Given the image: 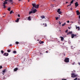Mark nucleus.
Returning a JSON list of instances; mask_svg holds the SVG:
<instances>
[{
	"instance_id": "obj_57",
	"label": "nucleus",
	"mask_w": 80,
	"mask_h": 80,
	"mask_svg": "<svg viewBox=\"0 0 80 80\" xmlns=\"http://www.w3.org/2000/svg\"><path fill=\"white\" fill-rule=\"evenodd\" d=\"M37 41H39V40H37Z\"/></svg>"
},
{
	"instance_id": "obj_18",
	"label": "nucleus",
	"mask_w": 80,
	"mask_h": 80,
	"mask_svg": "<svg viewBox=\"0 0 80 80\" xmlns=\"http://www.w3.org/2000/svg\"><path fill=\"white\" fill-rule=\"evenodd\" d=\"M18 70V68H15L14 69V72H16V71H17Z\"/></svg>"
},
{
	"instance_id": "obj_22",
	"label": "nucleus",
	"mask_w": 80,
	"mask_h": 80,
	"mask_svg": "<svg viewBox=\"0 0 80 80\" xmlns=\"http://www.w3.org/2000/svg\"><path fill=\"white\" fill-rule=\"evenodd\" d=\"M43 25H44V27H47V25L46 24L43 23ZM44 25H45L44 26Z\"/></svg>"
},
{
	"instance_id": "obj_20",
	"label": "nucleus",
	"mask_w": 80,
	"mask_h": 80,
	"mask_svg": "<svg viewBox=\"0 0 80 80\" xmlns=\"http://www.w3.org/2000/svg\"><path fill=\"white\" fill-rule=\"evenodd\" d=\"M76 29H78V30H80V27H76Z\"/></svg>"
},
{
	"instance_id": "obj_14",
	"label": "nucleus",
	"mask_w": 80,
	"mask_h": 80,
	"mask_svg": "<svg viewBox=\"0 0 80 80\" xmlns=\"http://www.w3.org/2000/svg\"><path fill=\"white\" fill-rule=\"evenodd\" d=\"M41 18L42 19H43V18H45V16H43V15H42V16H41Z\"/></svg>"
},
{
	"instance_id": "obj_41",
	"label": "nucleus",
	"mask_w": 80,
	"mask_h": 80,
	"mask_svg": "<svg viewBox=\"0 0 80 80\" xmlns=\"http://www.w3.org/2000/svg\"><path fill=\"white\" fill-rule=\"evenodd\" d=\"M59 24H60V25H61V22H60V21H59Z\"/></svg>"
},
{
	"instance_id": "obj_42",
	"label": "nucleus",
	"mask_w": 80,
	"mask_h": 80,
	"mask_svg": "<svg viewBox=\"0 0 80 80\" xmlns=\"http://www.w3.org/2000/svg\"><path fill=\"white\" fill-rule=\"evenodd\" d=\"M78 64L79 65H80V62H78Z\"/></svg>"
},
{
	"instance_id": "obj_34",
	"label": "nucleus",
	"mask_w": 80,
	"mask_h": 80,
	"mask_svg": "<svg viewBox=\"0 0 80 80\" xmlns=\"http://www.w3.org/2000/svg\"><path fill=\"white\" fill-rule=\"evenodd\" d=\"M72 5V4H70L69 5H68L67 6V7H69V6H71Z\"/></svg>"
},
{
	"instance_id": "obj_38",
	"label": "nucleus",
	"mask_w": 80,
	"mask_h": 80,
	"mask_svg": "<svg viewBox=\"0 0 80 80\" xmlns=\"http://www.w3.org/2000/svg\"><path fill=\"white\" fill-rule=\"evenodd\" d=\"M62 80H67V79H65L64 78L62 79Z\"/></svg>"
},
{
	"instance_id": "obj_3",
	"label": "nucleus",
	"mask_w": 80,
	"mask_h": 80,
	"mask_svg": "<svg viewBox=\"0 0 80 80\" xmlns=\"http://www.w3.org/2000/svg\"><path fill=\"white\" fill-rule=\"evenodd\" d=\"M71 75V77L72 78H75V77L78 76V74H75L74 73H72Z\"/></svg>"
},
{
	"instance_id": "obj_59",
	"label": "nucleus",
	"mask_w": 80,
	"mask_h": 80,
	"mask_svg": "<svg viewBox=\"0 0 80 80\" xmlns=\"http://www.w3.org/2000/svg\"><path fill=\"white\" fill-rule=\"evenodd\" d=\"M54 0V1H55V0Z\"/></svg>"
},
{
	"instance_id": "obj_45",
	"label": "nucleus",
	"mask_w": 80,
	"mask_h": 80,
	"mask_svg": "<svg viewBox=\"0 0 80 80\" xmlns=\"http://www.w3.org/2000/svg\"><path fill=\"white\" fill-rule=\"evenodd\" d=\"M12 46V44H10V47H11V46Z\"/></svg>"
},
{
	"instance_id": "obj_13",
	"label": "nucleus",
	"mask_w": 80,
	"mask_h": 80,
	"mask_svg": "<svg viewBox=\"0 0 80 80\" xmlns=\"http://www.w3.org/2000/svg\"><path fill=\"white\" fill-rule=\"evenodd\" d=\"M39 43H40V44H42V43H44V42L43 41H40Z\"/></svg>"
},
{
	"instance_id": "obj_36",
	"label": "nucleus",
	"mask_w": 80,
	"mask_h": 80,
	"mask_svg": "<svg viewBox=\"0 0 80 80\" xmlns=\"http://www.w3.org/2000/svg\"><path fill=\"white\" fill-rule=\"evenodd\" d=\"M78 79V78H75L74 80H77Z\"/></svg>"
},
{
	"instance_id": "obj_17",
	"label": "nucleus",
	"mask_w": 80,
	"mask_h": 80,
	"mask_svg": "<svg viewBox=\"0 0 80 80\" xmlns=\"http://www.w3.org/2000/svg\"><path fill=\"white\" fill-rule=\"evenodd\" d=\"M7 2L5 1L3 3V5H5L6 4H7Z\"/></svg>"
},
{
	"instance_id": "obj_35",
	"label": "nucleus",
	"mask_w": 80,
	"mask_h": 80,
	"mask_svg": "<svg viewBox=\"0 0 80 80\" xmlns=\"http://www.w3.org/2000/svg\"><path fill=\"white\" fill-rule=\"evenodd\" d=\"M36 38H37V36H35V37H34V39H35V40H36Z\"/></svg>"
},
{
	"instance_id": "obj_10",
	"label": "nucleus",
	"mask_w": 80,
	"mask_h": 80,
	"mask_svg": "<svg viewBox=\"0 0 80 80\" xmlns=\"http://www.w3.org/2000/svg\"><path fill=\"white\" fill-rule=\"evenodd\" d=\"M76 13H77V15H80V12L78 11V10H77L76 11Z\"/></svg>"
},
{
	"instance_id": "obj_43",
	"label": "nucleus",
	"mask_w": 80,
	"mask_h": 80,
	"mask_svg": "<svg viewBox=\"0 0 80 80\" xmlns=\"http://www.w3.org/2000/svg\"><path fill=\"white\" fill-rule=\"evenodd\" d=\"M69 22H70V21H67V23H69Z\"/></svg>"
},
{
	"instance_id": "obj_60",
	"label": "nucleus",
	"mask_w": 80,
	"mask_h": 80,
	"mask_svg": "<svg viewBox=\"0 0 80 80\" xmlns=\"http://www.w3.org/2000/svg\"><path fill=\"white\" fill-rule=\"evenodd\" d=\"M41 53H40V54H41Z\"/></svg>"
},
{
	"instance_id": "obj_11",
	"label": "nucleus",
	"mask_w": 80,
	"mask_h": 80,
	"mask_svg": "<svg viewBox=\"0 0 80 80\" xmlns=\"http://www.w3.org/2000/svg\"><path fill=\"white\" fill-rule=\"evenodd\" d=\"M28 20H29V21L31 20V16H29V17H28Z\"/></svg>"
},
{
	"instance_id": "obj_12",
	"label": "nucleus",
	"mask_w": 80,
	"mask_h": 80,
	"mask_svg": "<svg viewBox=\"0 0 80 80\" xmlns=\"http://www.w3.org/2000/svg\"><path fill=\"white\" fill-rule=\"evenodd\" d=\"M69 34H70L71 35H72V32H69L67 34V35H69Z\"/></svg>"
},
{
	"instance_id": "obj_49",
	"label": "nucleus",
	"mask_w": 80,
	"mask_h": 80,
	"mask_svg": "<svg viewBox=\"0 0 80 80\" xmlns=\"http://www.w3.org/2000/svg\"><path fill=\"white\" fill-rule=\"evenodd\" d=\"M70 10H72V8H70Z\"/></svg>"
},
{
	"instance_id": "obj_4",
	"label": "nucleus",
	"mask_w": 80,
	"mask_h": 80,
	"mask_svg": "<svg viewBox=\"0 0 80 80\" xmlns=\"http://www.w3.org/2000/svg\"><path fill=\"white\" fill-rule=\"evenodd\" d=\"M69 59L68 58H66L64 60L65 62H66V63H68V62H69Z\"/></svg>"
},
{
	"instance_id": "obj_15",
	"label": "nucleus",
	"mask_w": 80,
	"mask_h": 80,
	"mask_svg": "<svg viewBox=\"0 0 80 80\" xmlns=\"http://www.w3.org/2000/svg\"><path fill=\"white\" fill-rule=\"evenodd\" d=\"M19 19H20L19 18H17V20H15V22H18V21H19Z\"/></svg>"
},
{
	"instance_id": "obj_56",
	"label": "nucleus",
	"mask_w": 80,
	"mask_h": 80,
	"mask_svg": "<svg viewBox=\"0 0 80 80\" xmlns=\"http://www.w3.org/2000/svg\"><path fill=\"white\" fill-rule=\"evenodd\" d=\"M5 14L4 13V14H3V15H5Z\"/></svg>"
},
{
	"instance_id": "obj_32",
	"label": "nucleus",
	"mask_w": 80,
	"mask_h": 80,
	"mask_svg": "<svg viewBox=\"0 0 80 80\" xmlns=\"http://www.w3.org/2000/svg\"><path fill=\"white\" fill-rule=\"evenodd\" d=\"M59 14H62V12L61 11H60L58 12Z\"/></svg>"
},
{
	"instance_id": "obj_39",
	"label": "nucleus",
	"mask_w": 80,
	"mask_h": 80,
	"mask_svg": "<svg viewBox=\"0 0 80 80\" xmlns=\"http://www.w3.org/2000/svg\"><path fill=\"white\" fill-rule=\"evenodd\" d=\"M68 32V30H66L65 31L66 33L67 32Z\"/></svg>"
},
{
	"instance_id": "obj_51",
	"label": "nucleus",
	"mask_w": 80,
	"mask_h": 80,
	"mask_svg": "<svg viewBox=\"0 0 80 80\" xmlns=\"http://www.w3.org/2000/svg\"><path fill=\"white\" fill-rule=\"evenodd\" d=\"M79 18H80V15L79 16Z\"/></svg>"
},
{
	"instance_id": "obj_31",
	"label": "nucleus",
	"mask_w": 80,
	"mask_h": 80,
	"mask_svg": "<svg viewBox=\"0 0 80 80\" xmlns=\"http://www.w3.org/2000/svg\"><path fill=\"white\" fill-rule=\"evenodd\" d=\"M1 52L2 53H4V51H3V50H1Z\"/></svg>"
},
{
	"instance_id": "obj_1",
	"label": "nucleus",
	"mask_w": 80,
	"mask_h": 80,
	"mask_svg": "<svg viewBox=\"0 0 80 80\" xmlns=\"http://www.w3.org/2000/svg\"><path fill=\"white\" fill-rule=\"evenodd\" d=\"M32 5L33 7L32 8V10H33V8H34H34H38L39 6L38 5H36L35 3H32Z\"/></svg>"
},
{
	"instance_id": "obj_37",
	"label": "nucleus",
	"mask_w": 80,
	"mask_h": 80,
	"mask_svg": "<svg viewBox=\"0 0 80 80\" xmlns=\"http://www.w3.org/2000/svg\"><path fill=\"white\" fill-rule=\"evenodd\" d=\"M1 68H2V66H0V69H1Z\"/></svg>"
},
{
	"instance_id": "obj_30",
	"label": "nucleus",
	"mask_w": 80,
	"mask_h": 80,
	"mask_svg": "<svg viewBox=\"0 0 80 80\" xmlns=\"http://www.w3.org/2000/svg\"><path fill=\"white\" fill-rule=\"evenodd\" d=\"M73 0H72L70 2L71 4H72V3H73Z\"/></svg>"
},
{
	"instance_id": "obj_52",
	"label": "nucleus",
	"mask_w": 80,
	"mask_h": 80,
	"mask_svg": "<svg viewBox=\"0 0 80 80\" xmlns=\"http://www.w3.org/2000/svg\"><path fill=\"white\" fill-rule=\"evenodd\" d=\"M71 23H73V22H71Z\"/></svg>"
},
{
	"instance_id": "obj_28",
	"label": "nucleus",
	"mask_w": 80,
	"mask_h": 80,
	"mask_svg": "<svg viewBox=\"0 0 80 80\" xmlns=\"http://www.w3.org/2000/svg\"><path fill=\"white\" fill-rule=\"evenodd\" d=\"M66 24V23L65 22L64 24L62 25V27H63V26H64Z\"/></svg>"
},
{
	"instance_id": "obj_21",
	"label": "nucleus",
	"mask_w": 80,
	"mask_h": 80,
	"mask_svg": "<svg viewBox=\"0 0 80 80\" xmlns=\"http://www.w3.org/2000/svg\"><path fill=\"white\" fill-rule=\"evenodd\" d=\"M60 12V9H58L57 10V12L58 13Z\"/></svg>"
},
{
	"instance_id": "obj_58",
	"label": "nucleus",
	"mask_w": 80,
	"mask_h": 80,
	"mask_svg": "<svg viewBox=\"0 0 80 80\" xmlns=\"http://www.w3.org/2000/svg\"><path fill=\"white\" fill-rule=\"evenodd\" d=\"M3 17H5L3 16Z\"/></svg>"
},
{
	"instance_id": "obj_40",
	"label": "nucleus",
	"mask_w": 80,
	"mask_h": 80,
	"mask_svg": "<svg viewBox=\"0 0 80 80\" xmlns=\"http://www.w3.org/2000/svg\"><path fill=\"white\" fill-rule=\"evenodd\" d=\"M18 17H20V14H18Z\"/></svg>"
},
{
	"instance_id": "obj_25",
	"label": "nucleus",
	"mask_w": 80,
	"mask_h": 80,
	"mask_svg": "<svg viewBox=\"0 0 80 80\" xmlns=\"http://www.w3.org/2000/svg\"><path fill=\"white\" fill-rule=\"evenodd\" d=\"M3 7H4V8H5L6 7V6H5V5L4 4H3Z\"/></svg>"
},
{
	"instance_id": "obj_50",
	"label": "nucleus",
	"mask_w": 80,
	"mask_h": 80,
	"mask_svg": "<svg viewBox=\"0 0 80 80\" xmlns=\"http://www.w3.org/2000/svg\"><path fill=\"white\" fill-rule=\"evenodd\" d=\"M19 2H20V1H22V0H18Z\"/></svg>"
},
{
	"instance_id": "obj_61",
	"label": "nucleus",
	"mask_w": 80,
	"mask_h": 80,
	"mask_svg": "<svg viewBox=\"0 0 80 80\" xmlns=\"http://www.w3.org/2000/svg\"><path fill=\"white\" fill-rule=\"evenodd\" d=\"M78 79H79V80L80 79H79V78Z\"/></svg>"
},
{
	"instance_id": "obj_55",
	"label": "nucleus",
	"mask_w": 80,
	"mask_h": 80,
	"mask_svg": "<svg viewBox=\"0 0 80 80\" xmlns=\"http://www.w3.org/2000/svg\"><path fill=\"white\" fill-rule=\"evenodd\" d=\"M68 28H69V29H70V28L69 27Z\"/></svg>"
},
{
	"instance_id": "obj_29",
	"label": "nucleus",
	"mask_w": 80,
	"mask_h": 80,
	"mask_svg": "<svg viewBox=\"0 0 80 80\" xmlns=\"http://www.w3.org/2000/svg\"><path fill=\"white\" fill-rule=\"evenodd\" d=\"M12 13H13V11H11L10 12V14H12Z\"/></svg>"
},
{
	"instance_id": "obj_24",
	"label": "nucleus",
	"mask_w": 80,
	"mask_h": 80,
	"mask_svg": "<svg viewBox=\"0 0 80 80\" xmlns=\"http://www.w3.org/2000/svg\"><path fill=\"white\" fill-rule=\"evenodd\" d=\"M10 9H11V8L10 7L8 8V11H10Z\"/></svg>"
},
{
	"instance_id": "obj_54",
	"label": "nucleus",
	"mask_w": 80,
	"mask_h": 80,
	"mask_svg": "<svg viewBox=\"0 0 80 80\" xmlns=\"http://www.w3.org/2000/svg\"><path fill=\"white\" fill-rule=\"evenodd\" d=\"M28 2H30V0H28Z\"/></svg>"
},
{
	"instance_id": "obj_7",
	"label": "nucleus",
	"mask_w": 80,
	"mask_h": 80,
	"mask_svg": "<svg viewBox=\"0 0 80 80\" xmlns=\"http://www.w3.org/2000/svg\"><path fill=\"white\" fill-rule=\"evenodd\" d=\"M32 12L33 13H35V12H37V9H34V10L32 9Z\"/></svg>"
},
{
	"instance_id": "obj_27",
	"label": "nucleus",
	"mask_w": 80,
	"mask_h": 80,
	"mask_svg": "<svg viewBox=\"0 0 80 80\" xmlns=\"http://www.w3.org/2000/svg\"><path fill=\"white\" fill-rule=\"evenodd\" d=\"M15 43H16V44H17V45H18V44H19V42H15Z\"/></svg>"
},
{
	"instance_id": "obj_6",
	"label": "nucleus",
	"mask_w": 80,
	"mask_h": 80,
	"mask_svg": "<svg viewBox=\"0 0 80 80\" xmlns=\"http://www.w3.org/2000/svg\"><path fill=\"white\" fill-rule=\"evenodd\" d=\"M4 56H5L6 57H7V56H8V53H7V52H5L3 54Z\"/></svg>"
},
{
	"instance_id": "obj_53",
	"label": "nucleus",
	"mask_w": 80,
	"mask_h": 80,
	"mask_svg": "<svg viewBox=\"0 0 80 80\" xmlns=\"http://www.w3.org/2000/svg\"><path fill=\"white\" fill-rule=\"evenodd\" d=\"M63 55H65V53H64Z\"/></svg>"
},
{
	"instance_id": "obj_5",
	"label": "nucleus",
	"mask_w": 80,
	"mask_h": 80,
	"mask_svg": "<svg viewBox=\"0 0 80 80\" xmlns=\"http://www.w3.org/2000/svg\"><path fill=\"white\" fill-rule=\"evenodd\" d=\"M75 37H77V34H72L71 38H73Z\"/></svg>"
},
{
	"instance_id": "obj_44",
	"label": "nucleus",
	"mask_w": 80,
	"mask_h": 80,
	"mask_svg": "<svg viewBox=\"0 0 80 80\" xmlns=\"http://www.w3.org/2000/svg\"><path fill=\"white\" fill-rule=\"evenodd\" d=\"M76 72V71H75V70H74L73 72Z\"/></svg>"
},
{
	"instance_id": "obj_46",
	"label": "nucleus",
	"mask_w": 80,
	"mask_h": 80,
	"mask_svg": "<svg viewBox=\"0 0 80 80\" xmlns=\"http://www.w3.org/2000/svg\"><path fill=\"white\" fill-rule=\"evenodd\" d=\"M68 2H66V3H68Z\"/></svg>"
},
{
	"instance_id": "obj_19",
	"label": "nucleus",
	"mask_w": 80,
	"mask_h": 80,
	"mask_svg": "<svg viewBox=\"0 0 80 80\" xmlns=\"http://www.w3.org/2000/svg\"><path fill=\"white\" fill-rule=\"evenodd\" d=\"M31 13H33V11H31L30 12H29V15H30Z\"/></svg>"
},
{
	"instance_id": "obj_8",
	"label": "nucleus",
	"mask_w": 80,
	"mask_h": 80,
	"mask_svg": "<svg viewBox=\"0 0 80 80\" xmlns=\"http://www.w3.org/2000/svg\"><path fill=\"white\" fill-rule=\"evenodd\" d=\"M75 5L76 7H77L78 6V2H76L75 3Z\"/></svg>"
},
{
	"instance_id": "obj_48",
	"label": "nucleus",
	"mask_w": 80,
	"mask_h": 80,
	"mask_svg": "<svg viewBox=\"0 0 80 80\" xmlns=\"http://www.w3.org/2000/svg\"><path fill=\"white\" fill-rule=\"evenodd\" d=\"M72 65H74L75 64V63H72Z\"/></svg>"
},
{
	"instance_id": "obj_47",
	"label": "nucleus",
	"mask_w": 80,
	"mask_h": 80,
	"mask_svg": "<svg viewBox=\"0 0 80 80\" xmlns=\"http://www.w3.org/2000/svg\"><path fill=\"white\" fill-rule=\"evenodd\" d=\"M46 53H48V51H46Z\"/></svg>"
},
{
	"instance_id": "obj_23",
	"label": "nucleus",
	"mask_w": 80,
	"mask_h": 80,
	"mask_svg": "<svg viewBox=\"0 0 80 80\" xmlns=\"http://www.w3.org/2000/svg\"><path fill=\"white\" fill-rule=\"evenodd\" d=\"M7 51H8V53H9V52H11V50H10L9 49L7 50Z\"/></svg>"
},
{
	"instance_id": "obj_33",
	"label": "nucleus",
	"mask_w": 80,
	"mask_h": 80,
	"mask_svg": "<svg viewBox=\"0 0 80 80\" xmlns=\"http://www.w3.org/2000/svg\"><path fill=\"white\" fill-rule=\"evenodd\" d=\"M58 18H58V17L56 18V20H57L58 19Z\"/></svg>"
},
{
	"instance_id": "obj_9",
	"label": "nucleus",
	"mask_w": 80,
	"mask_h": 80,
	"mask_svg": "<svg viewBox=\"0 0 80 80\" xmlns=\"http://www.w3.org/2000/svg\"><path fill=\"white\" fill-rule=\"evenodd\" d=\"M7 72V71L6 70V69H5L4 70L2 71V73L3 75H4V73H5V72Z\"/></svg>"
},
{
	"instance_id": "obj_2",
	"label": "nucleus",
	"mask_w": 80,
	"mask_h": 80,
	"mask_svg": "<svg viewBox=\"0 0 80 80\" xmlns=\"http://www.w3.org/2000/svg\"><path fill=\"white\" fill-rule=\"evenodd\" d=\"M2 1H3V0H1ZM5 2H7V1H8V2L10 3V4L12 5H13V0H5Z\"/></svg>"
},
{
	"instance_id": "obj_16",
	"label": "nucleus",
	"mask_w": 80,
	"mask_h": 80,
	"mask_svg": "<svg viewBox=\"0 0 80 80\" xmlns=\"http://www.w3.org/2000/svg\"><path fill=\"white\" fill-rule=\"evenodd\" d=\"M61 41H63L64 40V38L63 37H61Z\"/></svg>"
},
{
	"instance_id": "obj_26",
	"label": "nucleus",
	"mask_w": 80,
	"mask_h": 80,
	"mask_svg": "<svg viewBox=\"0 0 80 80\" xmlns=\"http://www.w3.org/2000/svg\"><path fill=\"white\" fill-rule=\"evenodd\" d=\"M13 53H17V51H14L13 52Z\"/></svg>"
}]
</instances>
